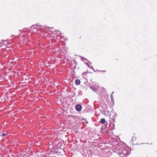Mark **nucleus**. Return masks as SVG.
Returning <instances> with one entry per match:
<instances>
[{"instance_id":"nucleus-1","label":"nucleus","mask_w":157,"mask_h":157,"mask_svg":"<svg viewBox=\"0 0 157 157\" xmlns=\"http://www.w3.org/2000/svg\"><path fill=\"white\" fill-rule=\"evenodd\" d=\"M75 108L76 110L78 111H80L81 109L82 106L81 105H78L76 106Z\"/></svg>"},{"instance_id":"nucleus-2","label":"nucleus","mask_w":157,"mask_h":157,"mask_svg":"<svg viewBox=\"0 0 157 157\" xmlns=\"http://www.w3.org/2000/svg\"><path fill=\"white\" fill-rule=\"evenodd\" d=\"M136 140V137L135 136V135L132 136V137L131 138V141H134Z\"/></svg>"},{"instance_id":"nucleus-3","label":"nucleus","mask_w":157,"mask_h":157,"mask_svg":"<svg viewBox=\"0 0 157 157\" xmlns=\"http://www.w3.org/2000/svg\"><path fill=\"white\" fill-rule=\"evenodd\" d=\"M109 126L110 127L109 129L111 130H112L114 128V125L113 124H109Z\"/></svg>"},{"instance_id":"nucleus-4","label":"nucleus","mask_w":157,"mask_h":157,"mask_svg":"<svg viewBox=\"0 0 157 157\" xmlns=\"http://www.w3.org/2000/svg\"><path fill=\"white\" fill-rule=\"evenodd\" d=\"M80 83V80L78 79H77L75 81V84L76 85H79Z\"/></svg>"},{"instance_id":"nucleus-5","label":"nucleus","mask_w":157,"mask_h":157,"mask_svg":"<svg viewBox=\"0 0 157 157\" xmlns=\"http://www.w3.org/2000/svg\"><path fill=\"white\" fill-rule=\"evenodd\" d=\"M100 122L102 124H104L105 122V120L104 118L101 119Z\"/></svg>"},{"instance_id":"nucleus-6","label":"nucleus","mask_w":157,"mask_h":157,"mask_svg":"<svg viewBox=\"0 0 157 157\" xmlns=\"http://www.w3.org/2000/svg\"><path fill=\"white\" fill-rule=\"evenodd\" d=\"M6 134L3 133L2 134V136H6Z\"/></svg>"},{"instance_id":"nucleus-7","label":"nucleus","mask_w":157,"mask_h":157,"mask_svg":"<svg viewBox=\"0 0 157 157\" xmlns=\"http://www.w3.org/2000/svg\"><path fill=\"white\" fill-rule=\"evenodd\" d=\"M105 71H101V72H105Z\"/></svg>"}]
</instances>
